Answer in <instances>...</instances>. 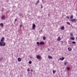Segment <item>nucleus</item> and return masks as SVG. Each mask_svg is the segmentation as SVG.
<instances>
[{"instance_id":"obj_20","label":"nucleus","mask_w":77,"mask_h":77,"mask_svg":"<svg viewBox=\"0 0 77 77\" xmlns=\"http://www.w3.org/2000/svg\"><path fill=\"white\" fill-rule=\"evenodd\" d=\"M64 26H62L61 27V29H62V30H64Z\"/></svg>"},{"instance_id":"obj_16","label":"nucleus","mask_w":77,"mask_h":77,"mask_svg":"<svg viewBox=\"0 0 77 77\" xmlns=\"http://www.w3.org/2000/svg\"><path fill=\"white\" fill-rule=\"evenodd\" d=\"M5 45H6V43L5 42L2 43V45L3 46H5Z\"/></svg>"},{"instance_id":"obj_14","label":"nucleus","mask_w":77,"mask_h":77,"mask_svg":"<svg viewBox=\"0 0 77 77\" xmlns=\"http://www.w3.org/2000/svg\"><path fill=\"white\" fill-rule=\"evenodd\" d=\"M3 45V42H0V46H2Z\"/></svg>"},{"instance_id":"obj_43","label":"nucleus","mask_w":77,"mask_h":77,"mask_svg":"<svg viewBox=\"0 0 77 77\" xmlns=\"http://www.w3.org/2000/svg\"><path fill=\"white\" fill-rule=\"evenodd\" d=\"M76 39H77V37H76Z\"/></svg>"},{"instance_id":"obj_3","label":"nucleus","mask_w":77,"mask_h":77,"mask_svg":"<svg viewBox=\"0 0 77 77\" xmlns=\"http://www.w3.org/2000/svg\"><path fill=\"white\" fill-rule=\"evenodd\" d=\"M60 59L61 60H63L65 59V58H64L63 57H62L61 58H60Z\"/></svg>"},{"instance_id":"obj_39","label":"nucleus","mask_w":77,"mask_h":77,"mask_svg":"<svg viewBox=\"0 0 77 77\" xmlns=\"http://www.w3.org/2000/svg\"><path fill=\"white\" fill-rule=\"evenodd\" d=\"M50 14H49L48 15V16H50Z\"/></svg>"},{"instance_id":"obj_15","label":"nucleus","mask_w":77,"mask_h":77,"mask_svg":"<svg viewBox=\"0 0 77 77\" xmlns=\"http://www.w3.org/2000/svg\"><path fill=\"white\" fill-rule=\"evenodd\" d=\"M36 43H37V44L38 46H39L40 45L39 42H37Z\"/></svg>"},{"instance_id":"obj_42","label":"nucleus","mask_w":77,"mask_h":77,"mask_svg":"<svg viewBox=\"0 0 77 77\" xmlns=\"http://www.w3.org/2000/svg\"><path fill=\"white\" fill-rule=\"evenodd\" d=\"M43 40H45V39H43Z\"/></svg>"},{"instance_id":"obj_19","label":"nucleus","mask_w":77,"mask_h":77,"mask_svg":"<svg viewBox=\"0 0 77 77\" xmlns=\"http://www.w3.org/2000/svg\"><path fill=\"white\" fill-rule=\"evenodd\" d=\"M39 0L38 1L36 2V5H38V4L39 3Z\"/></svg>"},{"instance_id":"obj_40","label":"nucleus","mask_w":77,"mask_h":77,"mask_svg":"<svg viewBox=\"0 0 77 77\" xmlns=\"http://www.w3.org/2000/svg\"><path fill=\"white\" fill-rule=\"evenodd\" d=\"M72 40H74V39H71Z\"/></svg>"},{"instance_id":"obj_31","label":"nucleus","mask_w":77,"mask_h":77,"mask_svg":"<svg viewBox=\"0 0 77 77\" xmlns=\"http://www.w3.org/2000/svg\"><path fill=\"white\" fill-rule=\"evenodd\" d=\"M41 9H42V8H43V6H42V5L41 6Z\"/></svg>"},{"instance_id":"obj_18","label":"nucleus","mask_w":77,"mask_h":77,"mask_svg":"<svg viewBox=\"0 0 77 77\" xmlns=\"http://www.w3.org/2000/svg\"><path fill=\"white\" fill-rule=\"evenodd\" d=\"M0 25L1 26V27H3V23H1L0 24Z\"/></svg>"},{"instance_id":"obj_12","label":"nucleus","mask_w":77,"mask_h":77,"mask_svg":"<svg viewBox=\"0 0 77 77\" xmlns=\"http://www.w3.org/2000/svg\"><path fill=\"white\" fill-rule=\"evenodd\" d=\"M68 50L69 51H71V50H72V49L70 48H68Z\"/></svg>"},{"instance_id":"obj_5","label":"nucleus","mask_w":77,"mask_h":77,"mask_svg":"<svg viewBox=\"0 0 77 77\" xmlns=\"http://www.w3.org/2000/svg\"><path fill=\"white\" fill-rule=\"evenodd\" d=\"M5 16H2L1 19H2V20H5Z\"/></svg>"},{"instance_id":"obj_13","label":"nucleus","mask_w":77,"mask_h":77,"mask_svg":"<svg viewBox=\"0 0 77 77\" xmlns=\"http://www.w3.org/2000/svg\"><path fill=\"white\" fill-rule=\"evenodd\" d=\"M56 71L55 70H53V72L54 73V74H55V73H56Z\"/></svg>"},{"instance_id":"obj_17","label":"nucleus","mask_w":77,"mask_h":77,"mask_svg":"<svg viewBox=\"0 0 77 77\" xmlns=\"http://www.w3.org/2000/svg\"><path fill=\"white\" fill-rule=\"evenodd\" d=\"M18 15L19 16H22V15H23V14H21L20 13H19Z\"/></svg>"},{"instance_id":"obj_26","label":"nucleus","mask_w":77,"mask_h":77,"mask_svg":"<svg viewBox=\"0 0 77 77\" xmlns=\"http://www.w3.org/2000/svg\"><path fill=\"white\" fill-rule=\"evenodd\" d=\"M67 23L69 25H70V23L68 22H67Z\"/></svg>"},{"instance_id":"obj_11","label":"nucleus","mask_w":77,"mask_h":77,"mask_svg":"<svg viewBox=\"0 0 77 77\" xmlns=\"http://www.w3.org/2000/svg\"><path fill=\"white\" fill-rule=\"evenodd\" d=\"M73 17H74L73 15H72L70 17V19H72L73 18Z\"/></svg>"},{"instance_id":"obj_21","label":"nucleus","mask_w":77,"mask_h":77,"mask_svg":"<svg viewBox=\"0 0 77 77\" xmlns=\"http://www.w3.org/2000/svg\"><path fill=\"white\" fill-rule=\"evenodd\" d=\"M70 36H72L73 34H72L71 33H70Z\"/></svg>"},{"instance_id":"obj_44","label":"nucleus","mask_w":77,"mask_h":77,"mask_svg":"<svg viewBox=\"0 0 77 77\" xmlns=\"http://www.w3.org/2000/svg\"><path fill=\"white\" fill-rule=\"evenodd\" d=\"M59 60V59L58 60V61Z\"/></svg>"},{"instance_id":"obj_10","label":"nucleus","mask_w":77,"mask_h":77,"mask_svg":"<svg viewBox=\"0 0 77 77\" xmlns=\"http://www.w3.org/2000/svg\"><path fill=\"white\" fill-rule=\"evenodd\" d=\"M67 71H69V70H70V67H67Z\"/></svg>"},{"instance_id":"obj_25","label":"nucleus","mask_w":77,"mask_h":77,"mask_svg":"<svg viewBox=\"0 0 77 77\" xmlns=\"http://www.w3.org/2000/svg\"><path fill=\"white\" fill-rule=\"evenodd\" d=\"M61 39H57V41H60Z\"/></svg>"},{"instance_id":"obj_1","label":"nucleus","mask_w":77,"mask_h":77,"mask_svg":"<svg viewBox=\"0 0 77 77\" xmlns=\"http://www.w3.org/2000/svg\"><path fill=\"white\" fill-rule=\"evenodd\" d=\"M36 58L38 59H41V56L39 55H37L36 56Z\"/></svg>"},{"instance_id":"obj_32","label":"nucleus","mask_w":77,"mask_h":77,"mask_svg":"<svg viewBox=\"0 0 77 77\" xmlns=\"http://www.w3.org/2000/svg\"><path fill=\"white\" fill-rule=\"evenodd\" d=\"M70 39H74V37H71Z\"/></svg>"},{"instance_id":"obj_29","label":"nucleus","mask_w":77,"mask_h":77,"mask_svg":"<svg viewBox=\"0 0 77 77\" xmlns=\"http://www.w3.org/2000/svg\"><path fill=\"white\" fill-rule=\"evenodd\" d=\"M72 44H75V42H72Z\"/></svg>"},{"instance_id":"obj_24","label":"nucleus","mask_w":77,"mask_h":77,"mask_svg":"<svg viewBox=\"0 0 77 77\" xmlns=\"http://www.w3.org/2000/svg\"><path fill=\"white\" fill-rule=\"evenodd\" d=\"M0 60H3V57H1L0 59Z\"/></svg>"},{"instance_id":"obj_41","label":"nucleus","mask_w":77,"mask_h":77,"mask_svg":"<svg viewBox=\"0 0 77 77\" xmlns=\"http://www.w3.org/2000/svg\"><path fill=\"white\" fill-rule=\"evenodd\" d=\"M2 39H4V37H2Z\"/></svg>"},{"instance_id":"obj_30","label":"nucleus","mask_w":77,"mask_h":77,"mask_svg":"<svg viewBox=\"0 0 77 77\" xmlns=\"http://www.w3.org/2000/svg\"><path fill=\"white\" fill-rule=\"evenodd\" d=\"M66 18H68V19H69V17L68 16H67Z\"/></svg>"},{"instance_id":"obj_22","label":"nucleus","mask_w":77,"mask_h":77,"mask_svg":"<svg viewBox=\"0 0 77 77\" xmlns=\"http://www.w3.org/2000/svg\"><path fill=\"white\" fill-rule=\"evenodd\" d=\"M29 64H31L32 63V61H30L29 62Z\"/></svg>"},{"instance_id":"obj_6","label":"nucleus","mask_w":77,"mask_h":77,"mask_svg":"<svg viewBox=\"0 0 77 77\" xmlns=\"http://www.w3.org/2000/svg\"><path fill=\"white\" fill-rule=\"evenodd\" d=\"M48 57L49 59H52V57L50 55H48Z\"/></svg>"},{"instance_id":"obj_28","label":"nucleus","mask_w":77,"mask_h":77,"mask_svg":"<svg viewBox=\"0 0 77 77\" xmlns=\"http://www.w3.org/2000/svg\"><path fill=\"white\" fill-rule=\"evenodd\" d=\"M22 26H23V25H22V24L20 25V28H21V27H22Z\"/></svg>"},{"instance_id":"obj_8","label":"nucleus","mask_w":77,"mask_h":77,"mask_svg":"<svg viewBox=\"0 0 77 77\" xmlns=\"http://www.w3.org/2000/svg\"><path fill=\"white\" fill-rule=\"evenodd\" d=\"M75 19H72L71 20V21H72L73 22H74V21H75Z\"/></svg>"},{"instance_id":"obj_23","label":"nucleus","mask_w":77,"mask_h":77,"mask_svg":"<svg viewBox=\"0 0 77 77\" xmlns=\"http://www.w3.org/2000/svg\"><path fill=\"white\" fill-rule=\"evenodd\" d=\"M67 64V63L66 62H64V65H66Z\"/></svg>"},{"instance_id":"obj_38","label":"nucleus","mask_w":77,"mask_h":77,"mask_svg":"<svg viewBox=\"0 0 77 77\" xmlns=\"http://www.w3.org/2000/svg\"><path fill=\"white\" fill-rule=\"evenodd\" d=\"M60 37H58V39H60Z\"/></svg>"},{"instance_id":"obj_33","label":"nucleus","mask_w":77,"mask_h":77,"mask_svg":"<svg viewBox=\"0 0 77 77\" xmlns=\"http://www.w3.org/2000/svg\"><path fill=\"white\" fill-rule=\"evenodd\" d=\"M17 21V19H16L15 20V21Z\"/></svg>"},{"instance_id":"obj_9","label":"nucleus","mask_w":77,"mask_h":77,"mask_svg":"<svg viewBox=\"0 0 77 77\" xmlns=\"http://www.w3.org/2000/svg\"><path fill=\"white\" fill-rule=\"evenodd\" d=\"M4 39H2L1 40V42L3 43V42H4Z\"/></svg>"},{"instance_id":"obj_34","label":"nucleus","mask_w":77,"mask_h":77,"mask_svg":"<svg viewBox=\"0 0 77 77\" xmlns=\"http://www.w3.org/2000/svg\"><path fill=\"white\" fill-rule=\"evenodd\" d=\"M43 39H45V37L44 36V37H43Z\"/></svg>"},{"instance_id":"obj_36","label":"nucleus","mask_w":77,"mask_h":77,"mask_svg":"<svg viewBox=\"0 0 77 77\" xmlns=\"http://www.w3.org/2000/svg\"><path fill=\"white\" fill-rule=\"evenodd\" d=\"M31 72H32L33 71V70H32V69L31 70Z\"/></svg>"},{"instance_id":"obj_35","label":"nucleus","mask_w":77,"mask_h":77,"mask_svg":"<svg viewBox=\"0 0 77 77\" xmlns=\"http://www.w3.org/2000/svg\"><path fill=\"white\" fill-rule=\"evenodd\" d=\"M41 32H42V29H41Z\"/></svg>"},{"instance_id":"obj_37","label":"nucleus","mask_w":77,"mask_h":77,"mask_svg":"<svg viewBox=\"0 0 77 77\" xmlns=\"http://www.w3.org/2000/svg\"><path fill=\"white\" fill-rule=\"evenodd\" d=\"M48 51H50V49L49 48H48Z\"/></svg>"},{"instance_id":"obj_7","label":"nucleus","mask_w":77,"mask_h":77,"mask_svg":"<svg viewBox=\"0 0 77 77\" xmlns=\"http://www.w3.org/2000/svg\"><path fill=\"white\" fill-rule=\"evenodd\" d=\"M40 45H44V42H40Z\"/></svg>"},{"instance_id":"obj_2","label":"nucleus","mask_w":77,"mask_h":77,"mask_svg":"<svg viewBox=\"0 0 77 77\" xmlns=\"http://www.w3.org/2000/svg\"><path fill=\"white\" fill-rule=\"evenodd\" d=\"M36 27V25H35V24H33L32 25V28L34 30V29L35 27Z\"/></svg>"},{"instance_id":"obj_4","label":"nucleus","mask_w":77,"mask_h":77,"mask_svg":"<svg viewBox=\"0 0 77 77\" xmlns=\"http://www.w3.org/2000/svg\"><path fill=\"white\" fill-rule=\"evenodd\" d=\"M17 60L18 62H21V59L20 58H19L17 59Z\"/></svg>"},{"instance_id":"obj_27","label":"nucleus","mask_w":77,"mask_h":77,"mask_svg":"<svg viewBox=\"0 0 77 77\" xmlns=\"http://www.w3.org/2000/svg\"><path fill=\"white\" fill-rule=\"evenodd\" d=\"M27 71H30V69H27Z\"/></svg>"}]
</instances>
